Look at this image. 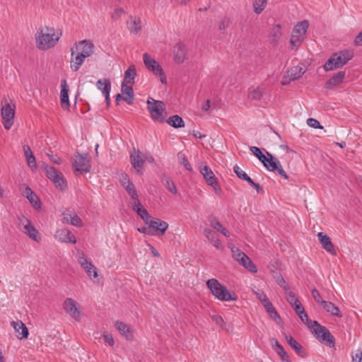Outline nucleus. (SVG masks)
Returning <instances> with one entry per match:
<instances>
[{
  "instance_id": "5701e85b",
  "label": "nucleus",
  "mask_w": 362,
  "mask_h": 362,
  "mask_svg": "<svg viewBox=\"0 0 362 362\" xmlns=\"http://www.w3.org/2000/svg\"><path fill=\"white\" fill-rule=\"evenodd\" d=\"M233 171L236 175L241 180L247 181L252 187H253L257 192H259L262 187L259 184L253 182V180L247 175V174L242 170L238 165H235L233 167Z\"/></svg>"
},
{
  "instance_id": "c9c22d12",
  "label": "nucleus",
  "mask_w": 362,
  "mask_h": 362,
  "mask_svg": "<svg viewBox=\"0 0 362 362\" xmlns=\"http://www.w3.org/2000/svg\"><path fill=\"white\" fill-rule=\"evenodd\" d=\"M287 300L288 302L291 305V306L293 308L295 312H297L300 309H301L303 307L300 302L298 300V299L296 297L294 293L292 291H288L287 293Z\"/></svg>"
},
{
  "instance_id": "8fccbe9b",
  "label": "nucleus",
  "mask_w": 362,
  "mask_h": 362,
  "mask_svg": "<svg viewBox=\"0 0 362 362\" xmlns=\"http://www.w3.org/2000/svg\"><path fill=\"white\" fill-rule=\"evenodd\" d=\"M301 40H302V37L298 36L293 33L291 34V37L290 39V43L293 47H298L300 44Z\"/></svg>"
},
{
  "instance_id": "a18cd8bd",
  "label": "nucleus",
  "mask_w": 362,
  "mask_h": 362,
  "mask_svg": "<svg viewBox=\"0 0 362 362\" xmlns=\"http://www.w3.org/2000/svg\"><path fill=\"white\" fill-rule=\"evenodd\" d=\"M121 90L124 95H134L132 84L131 83H122Z\"/></svg>"
},
{
  "instance_id": "6e6552de",
  "label": "nucleus",
  "mask_w": 362,
  "mask_h": 362,
  "mask_svg": "<svg viewBox=\"0 0 362 362\" xmlns=\"http://www.w3.org/2000/svg\"><path fill=\"white\" fill-rule=\"evenodd\" d=\"M144 64L146 69L153 72V74L159 78L160 81L166 85L167 78L165 75L164 71L160 64L148 54L144 53L143 54Z\"/></svg>"
},
{
  "instance_id": "09e8293b",
  "label": "nucleus",
  "mask_w": 362,
  "mask_h": 362,
  "mask_svg": "<svg viewBox=\"0 0 362 362\" xmlns=\"http://www.w3.org/2000/svg\"><path fill=\"white\" fill-rule=\"evenodd\" d=\"M312 296H313L314 300H315V302L320 305H322V302L325 301V300H322L320 292L316 288H313L312 290Z\"/></svg>"
},
{
  "instance_id": "f3484780",
  "label": "nucleus",
  "mask_w": 362,
  "mask_h": 362,
  "mask_svg": "<svg viewBox=\"0 0 362 362\" xmlns=\"http://www.w3.org/2000/svg\"><path fill=\"white\" fill-rule=\"evenodd\" d=\"M151 230L154 231L155 235H163L168 228V223L158 218H150L148 223Z\"/></svg>"
},
{
  "instance_id": "774afa93",
  "label": "nucleus",
  "mask_w": 362,
  "mask_h": 362,
  "mask_svg": "<svg viewBox=\"0 0 362 362\" xmlns=\"http://www.w3.org/2000/svg\"><path fill=\"white\" fill-rule=\"evenodd\" d=\"M354 42L356 45L362 46V31L356 37Z\"/></svg>"
},
{
  "instance_id": "6e6d98bb",
  "label": "nucleus",
  "mask_w": 362,
  "mask_h": 362,
  "mask_svg": "<svg viewBox=\"0 0 362 362\" xmlns=\"http://www.w3.org/2000/svg\"><path fill=\"white\" fill-rule=\"evenodd\" d=\"M125 189L129 194V195L132 197V199H136L138 197V194L134 184H132L129 187L127 186V188H126Z\"/></svg>"
},
{
  "instance_id": "ea45409f",
  "label": "nucleus",
  "mask_w": 362,
  "mask_h": 362,
  "mask_svg": "<svg viewBox=\"0 0 362 362\" xmlns=\"http://www.w3.org/2000/svg\"><path fill=\"white\" fill-rule=\"evenodd\" d=\"M262 96V89L259 87L257 88H250L248 93V97L252 100H259Z\"/></svg>"
},
{
  "instance_id": "2eb2a0df",
  "label": "nucleus",
  "mask_w": 362,
  "mask_h": 362,
  "mask_svg": "<svg viewBox=\"0 0 362 362\" xmlns=\"http://www.w3.org/2000/svg\"><path fill=\"white\" fill-rule=\"evenodd\" d=\"M199 169L200 173L203 175L206 182L209 185L211 186L216 191L217 189H220L217 179L215 177L214 172L209 166L203 165V164L201 163L199 164Z\"/></svg>"
},
{
  "instance_id": "c756f323",
  "label": "nucleus",
  "mask_w": 362,
  "mask_h": 362,
  "mask_svg": "<svg viewBox=\"0 0 362 362\" xmlns=\"http://www.w3.org/2000/svg\"><path fill=\"white\" fill-rule=\"evenodd\" d=\"M345 77V71H339L334 76L330 78L326 83L325 87L329 88L332 86H337L341 84Z\"/></svg>"
},
{
  "instance_id": "39448f33",
  "label": "nucleus",
  "mask_w": 362,
  "mask_h": 362,
  "mask_svg": "<svg viewBox=\"0 0 362 362\" xmlns=\"http://www.w3.org/2000/svg\"><path fill=\"white\" fill-rule=\"evenodd\" d=\"M310 329L316 338L329 347H334L335 340L330 332L325 327L320 325L317 321L311 322Z\"/></svg>"
},
{
  "instance_id": "72a5a7b5",
  "label": "nucleus",
  "mask_w": 362,
  "mask_h": 362,
  "mask_svg": "<svg viewBox=\"0 0 362 362\" xmlns=\"http://www.w3.org/2000/svg\"><path fill=\"white\" fill-rule=\"evenodd\" d=\"M136 75L135 66L134 65L130 66L124 72V77L122 83L134 84Z\"/></svg>"
},
{
  "instance_id": "3c124183",
  "label": "nucleus",
  "mask_w": 362,
  "mask_h": 362,
  "mask_svg": "<svg viewBox=\"0 0 362 362\" xmlns=\"http://www.w3.org/2000/svg\"><path fill=\"white\" fill-rule=\"evenodd\" d=\"M103 89L105 90V94H103V95L105 98V101L107 103V105H109V104L110 103V92L111 90V83L110 82L107 83Z\"/></svg>"
},
{
  "instance_id": "052dcab7",
  "label": "nucleus",
  "mask_w": 362,
  "mask_h": 362,
  "mask_svg": "<svg viewBox=\"0 0 362 362\" xmlns=\"http://www.w3.org/2000/svg\"><path fill=\"white\" fill-rule=\"evenodd\" d=\"M138 230L140 233H144V234H146L148 235H155L154 231H152L149 226L148 228L147 227L139 228H138Z\"/></svg>"
},
{
  "instance_id": "864d4df0",
  "label": "nucleus",
  "mask_w": 362,
  "mask_h": 362,
  "mask_svg": "<svg viewBox=\"0 0 362 362\" xmlns=\"http://www.w3.org/2000/svg\"><path fill=\"white\" fill-rule=\"evenodd\" d=\"M25 158H26L28 166L32 170H36L37 164H36L35 156L33 155H30V156L26 157Z\"/></svg>"
},
{
  "instance_id": "473e14b6",
  "label": "nucleus",
  "mask_w": 362,
  "mask_h": 362,
  "mask_svg": "<svg viewBox=\"0 0 362 362\" xmlns=\"http://www.w3.org/2000/svg\"><path fill=\"white\" fill-rule=\"evenodd\" d=\"M322 308L331 315L341 317L342 315L340 313L339 309L334 303L328 301L322 302Z\"/></svg>"
},
{
  "instance_id": "e2e57ef3",
  "label": "nucleus",
  "mask_w": 362,
  "mask_h": 362,
  "mask_svg": "<svg viewBox=\"0 0 362 362\" xmlns=\"http://www.w3.org/2000/svg\"><path fill=\"white\" fill-rule=\"evenodd\" d=\"M103 339L106 343H107L110 346L114 345V339L111 334H103Z\"/></svg>"
},
{
  "instance_id": "cd10ccee",
  "label": "nucleus",
  "mask_w": 362,
  "mask_h": 362,
  "mask_svg": "<svg viewBox=\"0 0 362 362\" xmlns=\"http://www.w3.org/2000/svg\"><path fill=\"white\" fill-rule=\"evenodd\" d=\"M69 88L66 80L62 81V90L60 93L61 105L64 109H68L69 107Z\"/></svg>"
},
{
  "instance_id": "7c9ffc66",
  "label": "nucleus",
  "mask_w": 362,
  "mask_h": 362,
  "mask_svg": "<svg viewBox=\"0 0 362 362\" xmlns=\"http://www.w3.org/2000/svg\"><path fill=\"white\" fill-rule=\"evenodd\" d=\"M63 216H64V220L66 223H68L71 225H73L74 226H76V227H81L83 226L82 220L77 214H68V213H64Z\"/></svg>"
},
{
  "instance_id": "c85d7f7f",
  "label": "nucleus",
  "mask_w": 362,
  "mask_h": 362,
  "mask_svg": "<svg viewBox=\"0 0 362 362\" xmlns=\"http://www.w3.org/2000/svg\"><path fill=\"white\" fill-rule=\"evenodd\" d=\"M115 327L117 329L119 332V333L125 337V338L128 340H131L133 338L132 332L130 329V327L126 325L125 323L119 321H117L115 322Z\"/></svg>"
},
{
  "instance_id": "7ed1b4c3",
  "label": "nucleus",
  "mask_w": 362,
  "mask_h": 362,
  "mask_svg": "<svg viewBox=\"0 0 362 362\" xmlns=\"http://www.w3.org/2000/svg\"><path fill=\"white\" fill-rule=\"evenodd\" d=\"M206 285L216 298L221 301H236L238 296L234 292L229 291L216 279H211L206 281Z\"/></svg>"
},
{
  "instance_id": "0e129e2a",
  "label": "nucleus",
  "mask_w": 362,
  "mask_h": 362,
  "mask_svg": "<svg viewBox=\"0 0 362 362\" xmlns=\"http://www.w3.org/2000/svg\"><path fill=\"white\" fill-rule=\"evenodd\" d=\"M47 156L49 158L51 161L54 163L59 165L61 163V158L57 155H51L49 153H47Z\"/></svg>"
},
{
  "instance_id": "f257e3e1",
  "label": "nucleus",
  "mask_w": 362,
  "mask_h": 362,
  "mask_svg": "<svg viewBox=\"0 0 362 362\" xmlns=\"http://www.w3.org/2000/svg\"><path fill=\"white\" fill-rule=\"evenodd\" d=\"M62 35V31L53 27L40 26L35 34L36 47L42 51L56 46Z\"/></svg>"
},
{
  "instance_id": "423d86ee",
  "label": "nucleus",
  "mask_w": 362,
  "mask_h": 362,
  "mask_svg": "<svg viewBox=\"0 0 362 362\" xmlns=\"http://www.w3.org/2000/svg\"><path fill=\"white\" fill-rule=\"evenodd\" d=\"M147 107L153 121L164 122L165 105L163 101L149 98L147 100Z\"/></svg>"
},
{
  "instance_id": "c03bdc74",
  "label": "nucleus",
  "mask_w": 362,
  "mask_h": 362,
  "mask_svg": "<svg viewBox=\"0 0 362 362\" xmlns=\"http://www.w3.org/2000/svg\"><path fill=\"white\" fill-rule=\"evenodd\" d=\"M204 235L210 242H213L218 238V235L209 228H205L204 230Z\"/></svg>"
},
{
  "instance_id": "5fc2aeb1",
  "label": "nucleus",
  "mask_w": 362,
  "mask_h": 362,
  "mask_svg": "<svg viewBox=\"0 0 362 362\" xmlns=\"http://www.w3.org/2000/svg\"><path fill=\"white\" fill-rule=\"evenodd\" d=\"M108 82H110L109 79L104 78V79H99L96 82V86L97 88L102 91L103 94H105L104 87L105 86V84Z\"/></svg>"
},
{
  "instance_id": "49530a36",
  "label": "nucleus",
  "mask_w": 362,
  "mask_h": 362,
  "mask_svg": "<svg viewBox=\"0 0 362 362\" xmlns=\"http://www.w3.org/2000/svg\"><path fill=\"white\" fill-rule=\"evenodd\" d=\"M165 182L163 183L164 185L166 187V188L173 194H176L177 193V188L175 185V184L173 183V182H172L170 179L168 178H165Z\"/></svg>"
},
{
  "instance_id": "680f3d73",
  "label": "nucleus",
  "mask_w": 362,
  "mask_h": 362,
  "mask_svg": "<svg viewBox=\"0 0 362 362\" xmlns=\"http://www.w3.org/2000/svg\"><path fill=\"white\" fill-rule=\"evenodd\" d=\"M133 203H132V209L134 211H138L137 209L144 207L141 202H139L138 197L136 199H132Z\"/></svg>"
},
{
  "instance_id": "ddd939ff",
  "label": "nucleus",
  "mask_w": 362,
  "mask_h": 362,
  "mask_svg": "<svg viewBox=\"0 0 362 362\" xmlns=\"http://www.w3.org/2000/svg\"><path fill=\"white\" fill-rule=\"evenodd\" d=\"M146 161V155L142 153L139 150L135 148L130 153V163L132 167L139 174L143 173V168Z\"/></svg>"
},
{
  "instance_id": "dca6fc26",
  "label": "nucleus",
  "mask_w": 362,
  "mask_h": 362,
  "mask_svg": "<svg viewBox=\"0 0 362 362\" xmlns=\"http://www.w3.org/2000/svg\"><path fill=\"white\" fill-rule=\"evenodd\" d=\"M77 302L71 298H67L63 303V308L72 318L78 321L81 318V312L78 308Z\"/></svg>"
},
{
  "instance_id": "a19ab883",
  "label": "nucleus",
  "mask_w": 362,
  "mask_h": 362,
  "mask_svg": "<svg viewBox=\"0 0 362 362\" xmlns=\"http://www.w3.org/2000/svg\"><path fill=\"white\" fill-rule=\"evenodd\" d=\"M299 317L300 318L301 321L306 324L308 327L310 329V326L311 325V322H313L314 321L310 320L308 318V316L307 313L305 312V310L303 308L296 312Z\"/></svg>"
},
{
  "instance_id": "13d9d810",
  "label": "nucleus",
  "mask_w": 362,
  "mask_h": 362,
  "mask_svg": "<svg viewBox=\"0 0 362 362\" xmlns=\"http://www.w3.org/2000/svg\"><path fill=\"white\" fill-rule=\"evenodd\" d=\"M307 123L310 127L315 129H322V127L320 125V122L314 118H309L307 121Z\"/></svg>"
},
{
  "instance_id": "412c9836",
  "label": "nucleus",
  "mask_w": 362,
  "mask_h": 362,
  "mask_svg": "<svg viewBox=\"0 0 362 362\" xmlns=\"http://www.w3.org/2000/svg\"><path fill=\"white\" fill-rule=\"evenodd\" d=\"M317 238L324 250L332 255H337V250L334 249L331 238L328 235L322 232H320L317 233Z\"/></svg>"
},
{
  "instance_id": "de8ad7c7",
  "label": "nucleus",
  "mask_w": 362,
  "mask_h": 362,
  "mask_svg": "<svg viewBox=\"0 0 362 362\" xmlns=\"http://www.w3.org/2000/svg\"><path fill=\"white\" fill-rule=\"evenodd\" d=\"M273 341H274V343L272 344L273 347L279 356H284V355L287 354L284 350V347L281 344H279V343L276 340L273 339Z\"/></svg>"
},
{
  "instance_id": "37998d69",
  "label": "nucleus",
  "mask_w": 362,
  "mask_h": 362,
  "mask_svg": "<svg viewBox=\"0 0 362 362\" xmlns=\"http://www.w3.org/2000/svg\"><path fill=\"white\" fill-rule=\"evenodd\" d=\"M137 210H138V211H136L137 214L144 221L145 223H147L148 221L151 218L148 211L146 209H144V207L139 208V209H137Z\"/></svg>"
},
{
  "instance_id": "20e7f679",
  "label": "nucleus",
  "mask_w": 362,
  "mask_h": 362,
  "mask_svg": "<svg viewBox=\"0 0 362 362\" xmlns=\"http://www.w3.org/2000/svg\"><path fill=\"white\" fill-rule=\"evenodd\" d=\"M352 57V52L348 50L335 53L326 62L324 69L327 71L339 69L346 64Z\"/></svg>"
},
{
  "instance_id": "bf43d9fd",
  "label": "nucleus",
  "mask_w": 362,
  "mask_h": 362,
  "mask_svg": "<svg viewBox=\"0 0 362 362\" xmlns=\"http://www.w3.org/2000/svg\"><path fill=\"white\" fill-rule=\"evenodd\" d=\"M229 25V19L225 18L222 19L218 24V30H224L226 29Z\"/></svg>"
},
{
  "instance_id": "603ef678",
  "label": "nucleus",
  "mask_w": 362,
  "mask_h": 362,
  "mask_svg": "<svg viewBox=\"0 0 362 362\" xmlns=\"http://www.w3.org/2000/svg\"><path fill=\"white\" fill-rule=\"evenodd\" d=\"M124 13V10L122 8L118 7L114 10L113 13L111 15V18L114 20H117L122 16V14Z\"/></svg>"
},
{
  "instance_id": "a878e982",
  "label": "nucleus",
  "mask_w": 362,
  "mask_h": 362,
  "mask_svg": "<svg viewBox=\"0 0 362 362\" xmlns=\"http://www.w3.org/2000/svg\"><path fill=\"white\" fill-rule=\"evenodd\" d=\"M71 62H70V66H71V69L72 71H77L80 69V67L81 66L83 63L84 62V60L86 58L83 57V56H81V54H79L78 53H77L76 55H74L76 51L74 47H72L71 49Z\"/></svg>"
},
{
  "instance_id": "58836bf2",
  "label": "nucleus",
  "mask_w": 362,
  "mask_h": 362,
  "mask_svg": "<svg viewBox=\"0 0 362 362\" xmlns=\"http://www.w3.org/2000/svg\"><path fill=\"white\" fill-rule=\"evenodd\" d=\"M267 4V0H254L252 6L255 13L260 14L265 8Z\"/></svg>"
},
{
  "instance_id": "4c0bfd02",
  "label": "nucleus",
  "mask_w": 362,
  "mask_h": 362,
  "mask_svg": "<svg viewBox=\"0 0 362 362\" xmlns=\"http://www.w3.org/2000/svg\"><path fill=\"white\" fill-rule=\"evenodd\" d=\"M128 29L130 33L137 34L141 29V21L139 18H134L128 24Z\"/></svg>"
},
{
  "instance_id": "69168bd1",
  "label": "nucleus",
  "mask_w": 362,
  "mask_h": 362,
  "mask_svg": "<svg viewBox=\"0 0 362 362\" xmlns=\"http://www.w3.org/2000/svg\"><path fill=\"white\" fill-rule=\"evenodd\" d=\"M263 305L269 314L275 310L272 303L269 300Z\"/></svg>"
},
{
  "instance_id": "0eeeda50",
  "label": "nucleus",
  "mask_w": 362,
  "mask_h": 362,
  "mask_svg": "<svg viewBox=\"0 0 362 362\" xmlns=\"http://www.w3.org/2000/svg\"><path fill=\"white\" fill-rule=\"evenodd\" d=\"M41 169L45 172L46 176L52 181L57 189L64 190L66 187V182L63 174L57 171L54 167L47 163H42Z\"/></svg>"
},
{
  "instance_id": "393cba45",
  "label": "nucleus",
  "mask_w": 362,
  "mask_h": 362,
  "mask_svg": "<svg viewBox=\"0 0 362 362\" xmlns=\"http://www.w3.org/2000/svg\"><path fill=\"white\" fill-rule=\"evenodd\" d=\"M23 195L29 200L31 205L36 209L41 207V203L36 194L27 185H25Z\"/></svg>"
},
{
  "instance_id": "f8f14e48",
  "label": "nucleus",
  "mask_w": 362,
  "mask_h": 362,
  "mask_svg": "<svg viewBox=\"0 0 362 362\" xmlns=\"http://www.w3.org/2000/svg\"><path fill=\"white\" fill-rule=\"evenodd\" d=\"M2 123L6 129H10L14 121L15 105L6 103L1 109Z\"/></svg>"
},
{
  "instance_id": "a211bd4d",
  "label": "nucleus",
  "mask_w": 362,
  "mask_h": 362,
  "mask_svg": "<svg viewBox=\"0 0 362 362\" xmlns=\"http://www.w3.org/2000/svg\"><path fill=\"white\" fill-rule=\"evenodd\" d=\"M304 73L305 70L302 66H293L291 69H289L286 72V74L284 76L281 83L282 86H286L289 84L291 81H294L296 79L300 78Z\"/></svg>"
},
{
  "instance_id": "bb28decb",
  "label": "nucleus",
  "mask_w": 362,
  "mask_h": 362,
  "mask_svg": "<svg viewBox=\"0 0 362 362\" xmlns=\"http://www.w3.org/2000/svg\"><path fill=\"white\" fill-rule=\"evenodd\" d=\"M287 343L294 349L296 353L302 358L307 356V352L305 349L300 344L296 339L291 336H286Z\"/></svg>"
},
{
  "instance_id": "f03ea898",
  "label": "nucleus",
  "mask_w": 362,
  "mask_h": 362,
  "mask_svg": "<svg viewBox=\"0 0 362 362\" xmlns=\"http://www.w3.org/2000/svg\"><path fill=\"white\" fill-rule=\"evenodd\" d=\"M250 151L264 165L267 170L269 171L276 170L278 173L285 179H288V176L281 165L278 159L274 158L269 152L267 153V156L262 153L260 148L257 146H251Z\"/></svg>"
},
{
  "instance_id": "9d476101",
  "label": "nucleus",
  "mask_w": 362,
  "mask_h": 362,
  "mask_svg": "<svg viewBox=\"0 0 362 362\" xmlns=\"http://www.w3.org/2000/svg\"><path fill=\"white\" fill-rule=\"evenodd\" d=\"M74 157L73 168L75 170V174L78 175L83 173H88L90 169V165L88 155L77 153Z\"/></svg>"
},
{
  "instance_id": "6ab92c4d",
  "label": "nucleus",
  "mask_w": 362,
  "mask_h": 362,
  "mask_svg": "<svg viewBox=\"0 0 362 362\" xmlns=\"http://www.w3.org/2000/svg\"><path fill=\"white\" fill-rule=\"evenodd\" d=\"M94 45L88 40H83L76 44V50L85 58L91 56L94 53Z\"/></svg>"
},
{
  "instance_id": "338daca9",
  "label": "nucleus",
  "mask_w": 362,
  "mask_h": 362,
  "mask_svg": "<svg viewBox=\"0 0 362 362\" xmlns=\"http://www.w3.org/2000/svg\"><path fill=\"white\" fill-rule=\"evenodd\" d=\"M353 362H362V351H358L353 356Z\"/></svg>"
},
{
  "instance_id": "79ce46f5",
  "label": "nucleus",
  "mask_w": 362,
  "mask_h": 362,
  "mask_svg": "<svg viewBox=\"0 0 362 362\" xmlns=\"http://www.w3.org/2000/svg\"><path fill=\"white\" fill-rule=\"evenodd\" d=\"M209 221L211 227H212L214 229H215L218 232L219 230H221V228L223 227L222 226V224L219 222V221L216 217L211 216V217H209Z\"/></svg>"
},
{
  "instance_id": "9b49d317",
  "label": "nucleus",
  "mask_w": 362,
  "mask_h": 362,
  "mask_svg": "<svg viewBox=\"0 0 362 362\" xmlns=\"http://www.w3.org/2000/svg\"><path fill=\"white\" fill-rule=\"evenodd\" d=\"M19 228L30 238L36 242L40 241V237L39 236L38 231L27 218L24 216L19 218Z\"/></svg>"
},
{
  "instance_id": "b1692460",
  "label": "nucleus",
  "mask_w": 362,
  "mask_h": 362,
  "mask_svg": "<svg viewBox=\"0 0 362 362\" xmlns=\"http://www.w3.org/2000/svg\"><path fill=\"white\" fill-rule=\"evenodd\" d=\"M11 325L17 333V337L18 339H22L28 338L29 332L25 325L22 321H12Z\"/></svg>"
},
{
  "instance_id": "1a4fd4ad",
  "label": "nucleus",
  "mask_w": 362,
  "mask_h": 362,
  "mask_svg": "<svg viewBox=\"0 0 362 362\" xmlns=\"http://www.w3.org/2000/svg\"><path fill=\"white\" fill-rule=\"evenodd\" d=\"M231 252L233 258L240 264L244 267L247 271L254 274L257 272L256 266L251 261L250 257L240 249L233 246L231 247Z\"/></svg>"
},
{
  "instance_id": "e433bc0d",
  "label": "nucleus",
  "mask_w": 362,
  "mask_h": 362,
  "mask_svg": "<svg viewBox=\"0 0 362 362\" xmlns=\"http://www.w3.org/2000/svg\"><path fill=\"white\" fill-rule=\"evenodd\" d=\"M166 122L169 125L173 127L174 128H180L185 127V122L182 118L177 115L170 117Z\"/></svg>"
},
{
  "instance_id": "f704fd0d",
  "label": "nucleus",
  "mask_w": 362,
  "mask_h": 362,
  "mask_svg": "<svg viewBox=\"0 0 362 362\" xmlns=\"http://www.w3.org/2000/svg\"><path fill=\"white\" fill-rule=\"evenodd\" d=\"M282 36L281 26L280 24H276L273 26L270 33L271 41L276 44Z\"/></svg>"
},
{
  "instance_id": "4468645a",
  "label": "nucleus",
  "mask_w": 362,
  "mask_h": 362,
  "mask_svg": "<svg viewBox=\"0 0 362 362\" xmlns=\"http://www.w3.org/2000/svg\"><path fill=\"white\" fill-rule=\"evenodd\" d=\"M78 264L85 270L88 276L93 281L98 276L97 268L87 259L83 253H81L78 259Z\"/></svg>"
},
{
  "instance_id": "aec40b11",
  "label": "nucleus",
  "mask_w": 362,
  "mask_h": 362,
  "mask_svg": "<svg viewBox=\"0 0 362 362\" xmlns=\"http://www.w3.org/2000/svg\"><path fill=\"white\" fill-rule=\"evenodd\" d=\"M173 60L177 64H182L187 59V47L182 42L177 43L173 47Z\"/></svg>"
},
{
  "instance_id": "4be33fe9",
  "label": "nucleus",
  "mask_w": 362,
  "mask_h": 362,
  "mask_svg": "<svg viewBox=\"0 0 362 362\" xmlns=\"http://www.w3.org/2000/svg\"><path fill=\"white\" fill-rule=\"evenodd\" d=\"M54 237L62 243H71L74 244L76 243L74 235L69 230L66 228L57 230Z\"/></svg>"
},
{
  "instance_id": "2f4dec72",
  "label": "nucleus",
  "mask_w": 362,
  "mask_h": 362,
  "mask_svg": "<svg viewBox=\"0 0 362 362\" xmlns=\"http://www.w3.org/2000/svg\"><path fill=\"white\" fill-rule=\"evenodd\" d=\"M308 26V21L306 20L303 21L295 25L292 33L303 37V36L306 33Z\"/></svg>"
},
{
  "instance_id": "4d7b16f0",
  "label": "nucleus",
  "mask_w": 362,
  "mask_h": 362,
  "mask_svg": "<svg viewBox=\"0 0 362 362\" xmlns=\"http://www.w3.org/2000/svg\"><path fill=\"white\" fill-rule=\"evenodd\" d=\"M254 293L255 294L256 297L259 299V300L262 303V304H264L269 300L266 294L263 291H254Z\"/></svg>"
}]
</instances>
